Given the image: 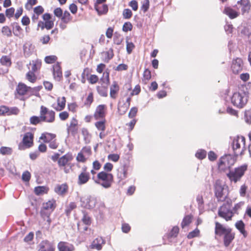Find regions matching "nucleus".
Masks as SVG:
<instances>
[{
	"instance_id": "obj_1",
	"label": "nucleus",
	"mask_w": 251,
	"mask_h": 251,
	"mask_svg": "<svg viewBox=\"0 0 251 251\" xmlns=\"http://www.w3.org/2000/svg\"><path fill=\"white\" fill-rule=\"evenodd\" d=\"M227 187L224 183L218 179L216 180L214 184V193L218 201H224L227 198V194L226 193V189Z\"/></svg>"
},
{
	"instance_id": "obj_2",
	"label": "nucleus",
	"mask_w": 251,
	"mask_h": 251,
	"mask_svg": "<svg viewBox=\"0 0 251 251\" xmlns=\"http://www.w3.org/2000/svg\"><path fill=\"white\" fill-rule=\"evenodd\" d=\"M232 148L235 156L242 155L245 148V138L243 136H237L232 143Z\"/></svg>"
},
{
	"instance_id": "obj_3",
	"label": "nucleus",
	"mask_w": 251,
	"mask_h": 251,
	"mask_svg": "<svg viewBox=\"0 0 251 251\" xmlns=\"http://www.w3.org/2000/svg\"><path fill=\"white\" fill-rule=\"evenodd\" d=\"M236 159L230 154H226L221 157L219 160V169L221 171H225L230 169L235 162Z\"/></svg>"
},
{
	"instance_id": "obj_4",
	"label": "nucleus",
	"mask_w": 251,
	"mask_h": 251,
	"mask_svg": "<svg viewBox=\"0 0 251 251\" xmlns=\"http://www.w3.org/2000/svg\"><path fill=\"white\" fill-rule=\"evenodd\" d=\"M98 178L101 180L102 182L100 183L96 181V182L100 184L103 187L108 188L111 187L113 180V176L111 174L102 171L98 173Z\"/></svg>"
},
{
	"instance_id": "obj_5",
	"label": "nucleus",
	"mask_w": 251,
	"mask_h": 251,
	"mask_svg": "<svg viewBox=\"0 0 251 251\" xmlns=\"http://www.w3.org/2000/svg\"><path fill=\"white\" fill-rule=\"evenodd\" d=\"M247 170V166L243 165L235 168L234 170L230 171L227 176L231 181L236 182L239 180Z\"/></svg>"
},
{
	"instance_id": "obj_6",
	"label": "nucleus",
	"mask_w": 251,
	"mask_h": 251,
	"mask_svg": "<svg viewBox=\"0 0 251 251\" xmlns=\"http://www.w3.org/2000/svg\"><path fill=\"white\" fill-rule=\"evenodd\" d=\"M55 112L52 110H49L47 107L42 105L40 108V115L43 122L53 123L55 120Z\"/></svg>"
},
{
	"instance_id": "obj_7",
	"label": "nucleus",
	"mask_w": 251,
	"mask_h": 251,
	"mask_svg": "<svg viewBox=\"0 0 251 251\" xmlns=\"http://www.w3.org/2000/svg\"><path fill=\"white\" fill-rule=\"evenodd\" d=\"M247 101V96H243L241 93H234L231 98V102L234 106L238 108H242Z\"/></svg>"
},
{
	"instance_id": "obj_8",
	"label": "nucleus",
	"mask_w": 251,
	"mask_h": 251,
	"mask_svg": "<svg viewBox=\"0 0 251 251\" xmlns=\"http://www.w3.org/2000/svg\"><path fill=\"white\" fill-rule=\"evenodd\" d=\"M233 215V212L230 207H226L225 205H222L219 208L218 215L225 219L226 221L231 220Z\"/></svg>"
},
{
	"instance_id": "obj_9",
	"label": "nucleus",
	"mask_w": 251,
	"mask_h": 251,
	"mask_svg": "<svg viewBox=\"0 0 251 251\" xmlns=\"http://www.w3.org/2000/svg\"><path fill=\"white\" fill-rule=\"evenodd\" d=\"M243 66V63L241 58H237L233 60L231 69L234 74H238L242 70Z\"/></svg>"
},
{
	"instance_id": "obj_10",
	"label": "nucleus",
	"mask_w": 251,
	"mask_h": 251,
	"mask_svg": "<svg viewBox=\"0 0 251 251\" xmlns=\"http://www.w3.org/2000/svg\"><path fill=\"white\" fill-rule=\"evenodd\" d=\"M29 89H31V87L26 86L23 83H19L16 89L15 93L16 97H17V95L20 96H24L26 94L27 91H30Z\"/></svg>"
},
{
	"instance_id": "obj_11",
	"label": "nucleus",
	"mask_w": 251,
	"mask_h": 251,
	"mask_svg": "<svg viewBox=\"0 0 251 251\" xmlns=\"http://www.w3.org/2000/svg\"><path fill=\"white\" fill-rule=\"evenodd\" d=\"M239 6V8H241L243 15L246 13H249L251 8V4L249 0H240L237 2Z\"/></svg>"
},
{
	"instance_id": "obj_12",
	"label": "nucleus",
	"mask_w": 251,
	"mask_h": 251,
	"mask_svg": "<svg viewBox=\"0 0 251 251\" xmlns=\"http://www.w3.org/2000/svg\"><path fill=\"white\" fill-rule=\"evenodd\" d=\"M38 247V251H54L53 246L47 240L42 241Z\"/></svg>"
},
{
	"instance_id": "obj_13",
	"label": "nucleus",
	"mask_w": 251,
	"mask_h": 251,
	"mask_svg": "<svg viewBox=\"0 0 251 251\" xmlns=\"http://www.w3.org/2000/svg\"><path fill=\"white\" fill-rule=\"evenodd\" d=\"M81 201L85 203L82 206L86 208L91 209L93 208L96 204V201L95 199L89 196L84 199H81Z\"/></svg>"
},
{
	"instance_id": "obj_14",
	"label": "nucleus",
	"mask_w": 251,
	"mask_h": 251,
	"mask_svg": "<svg viewBox=\"0 0 251 251\" xmlns=\"http://www.w3.org/2000/svg\"><path fill=\"white\" fill-rule=\"evenodd\" d=\"M33 135L31 132H26L25 134L23 139L24 145L27 148L31 147L33 145Z\"/></svg>"
},
{
	"instance_id": "obj_15",
	"label": "nucleus",
	"mask_w": 251,
	"mask_h": 251,
	"mask_svg": "<svg viewBox=\"0 0 251 251\" xmlns=\"http://www.w3.org/2000/svg\"><path fill=\"white\" fill-rule=\"evenodd\" d=\"M231 228H225L222 224L218 222H216L215 223V233L216 235H218L219 236L224 235Z\"/></svg>"
},
{
	"instance_id": "obj_16",
	"label": "nucleus",
	"mask_w": 251,
	"mask_h": 251,
	"mask_svg": "<svg viewBox=\"0 0 251 251\" xmlns=\"http://www.w3.org/2000/svg\"><path fill=\"white\" fill-rule=\"evenodd\" d=\"M224 243L226 247H228L234 238L235 234L231 232V229L224 235Z\"/></svg>"
},
{
	"instance_id": "obj_17",
	"label": "nucleus",
	"mask_w": 251,
	"mask_h": 251,
	"mask_svg": "<svg viewBox=\"0 0 251 251\" xmlns=\"http://www.w3.org/2000/svg\"><path fill=\"white\" fill-rule=\"evenodd\" d=\"M104 105H99L96 109L94 116L96 120L103 118L105 116Z\"/></svg>"
},
{
	"instance_id": "obj_18",
	"label": "nucleus",
	"mask_w": 251,
	"mask_h": 251,
	"mask_svg": "<svg viewBox=\"0 0 251 251\" xmlns=\"http://www.w3.org/2000/svg\"><path fill=\"white\" fill-rule=\"evenodd\" d=\"M68 187L66 183L62 184H57L54 188V191L57 194L63 196L68 191Z\"/></svg>"
},
{
	"instance_id": "obj_19",
	"label": "nucleus",
	"mask_w": 251,
	"mask_h": 251,
	"mask_svg": "<svg viewBox=\"0 0 251 251\" xmlns=\"http://www.w3.org/2000/svg\"><path fill=\"white\" fill-rule=\"evenodd\" d=\"M105 244V241L102 237H100L95 239L92 242L91 247L92 249H96L100 250L102 248V245Z\"/></svg>"
},
{
	"instance_id": "obj_20",
	"label": "nucleus",
	"mask_w": 251,
	"mask_h": 251,
	"mask_svg": "<svg viewBox=\"0 0 251 251\" xmlns=\"http://www.w3.org/2000/svg\"><path fill=\"white\" fill-rule=\"evenodd\" d=\"M77 121L75 119L73 118L70 123L69 126L67 128L68 133H71L73 135H75L77 131Z\"/></svg>"
},
{
	"instance_id": "obj_21",
	"label": "nucleus",
	"mask_w": 251,
	"mask_h": 251,
	"mask_svg": "<svg viewBox=\"0 0 251 251\" xmlns=\"http://www.w3.org/2000/svg\"><path fill=\"white\" fill-rule=\"evenodd\" d=\"M53 74L54 78L59 80L62 76L61 67L59 63H57L53 67Z\"/></svg>"
},
{
	"instance_id": "obj_22",
	"label": "nucleus",
	"mask_w": 251,
	"mask_h": 251,
	"mask_svg": "<svg viewBox=\"0 0 251 251\" xmlns=\"http://www.w3.org/2000/svg\"><path fill=\"white\" fill-rule=\"evenodd\" d=\"M72 159V156L71 154H65L58 159V164L60 166H65Z\"/></svg>"
},
{
	"instance_id": "obj_23",
	"label": "nucleus",
	"mask_w": 251,
	"mask_h": 251,
	"mask_svg": "<svg viewBox=\"0 0 251 251\" xmlns=\"http://www.w3.org/2000/svg\"><path fill=\"white\" fill-rule=\"evenodd\" d=\"M89 173L82 172L78 176V184H83L86 183L89 179Z\"/></svg>"
},
{
	"instance_id": "obj_24",
	"label": "nucleus",
	"mask_w": 251,
	"mask_h": 251,
	"mask_svg": "<svg viewBox=\"0 0 251 251\" xmlns=\"http://www.w3.org/2000/svg\"><path fill=\"white\" fill-rule=\"evenodd\" d=\"M95 9L99 15L105 14L108 11V6L106 4H95Z\"/></svg>"
},
{
	"instance_id": "obj_25",
	"label": "nucleus",
	"mask_w": 251,
	"mask_h": 251,
	"mask_svg": "<svg viewBox=\"0 0 251 251\" xmlns=\"http://www.w3.org/2000/svg\"><path fill=\"white\" fill-rule=\"evenodd\" d=\"M66 103V99L64 97L62 98H58L57 99V107H54V108L58 111L62 110L65 106Z\"/></svg>"
},
{
	"instance_id": "obj_26",
	"label": "nucleus",
	"mask_w": 251,
	"mask_h": 251,
	"mask_svg": "<svg viewBox=\"0 0 251 251\" xmlns=\"http://www.w3.org/2000/svg\"><path fill=\"white\" fill-rule=\"evenodd\" d=\"M59 251H72L74 247L72 245H68L66 243L60 242L58 245Z\"/></svg>"
},
{
	"instance_id": "obj_27",
	"label": "nucleus",
	"mask_w": 251,
	"mask_h": 251,
	"mask_svg": "<svg viewBox=\"0 0 251 251\" xmlns=\"http://www.w3.org/2000/svg\"><path fill=\"white\" fill-rule=\"evenodd\" d=\"M119 90L117 83L114 81L110 87V96L113 99L116 98V94Z\"/></svg>"
},
{
	"instance_id": "obj_28",
	"label": "nucleus",
	"mask_w": 251,
	"mask_h": 251,
	"mask_svg": "<svg viewBox=\"0 0 251 251\" xmlns=\"http://www.w3.org/2000/svg\"><path fill=\"white\" fill-rule=\"evenodd\" d=\"M235 226L245 237L247 236V233L244 229L245 225L242 221L240 220L237 222L235 224Z\"/></svg>"
},
{
	"instance_id": "obj_29",
	"label": "nucleus",
	"mask_w": 251,
	"mask_h": 251,
	"mask_svg": "<svg viewBox=\"0 0 251 251\" xmlns=\"http://www.w3.org/2000/svg\"><path fill=\"white\" fill-rule=\"evenodd\" d=\"M40 25H42L41 29L42 30L44 29V28L47 29H50L53 27L54 23L52 21H46L45 23L43 22L39 21L38 23V26H40Z\"/></svg>"
},
{
	"instance_id": "obj_30",
	"label": "nucleus",
	"mask_w": 251,
	"mask_h": 251,
	"mask_svg": "<svg viewBox=\"0 0 251 251\" xmlns=\"http://www.w3.org/2000/svg\"><path fill=\"white\" fill-rule=\"evenodd\" d=\"M117 176L120 181L126 177V170L125 167H121L118 170Z\"/></svg>"
},
{
	"instance_id": "obj_31",
	"label": "nucleus",
	"mask_w": 251,
	"mask_h": 251,
	"mask_svg": "<svg viewBox=\"0 0 251 251\" xmlns=\"http://www.w3.org/2000/svg\"><path fill=\"white\" fill-rule=\"evenodd\" d=\"M224 11L231 19L235 18L238 16V13L237 12L229 7L226 8Z\"/></svg>"
},
{
	"instance_id": "obj_32",
	"label": "nucleus",
	"mask_w": 251,
	"mask_h": 251,
	"mask_svg": "<svg viewBox=\"0 0 251 251\" xmlns=\"http://www.w3.org/2000/svg\"><path fill=\"white\" fill-rule=\"evenodd\" d=\"M55 201L54 200L49 201L43 204V208L52 211L55 207Z\"/></svg>"
},
{
	"instance_id": "obj_33",
	"label": "nucleus",
	"mask_w": 251,
	"mask_h": 251,
	"mask_svg": "<svg viewBox=\"0 0 251 251\" xmlns=\"http://www.w3.org/2000/svg\"><path fill=\"white\" fill-rule=\"evenodd\" d=\"M251 87L250 83H249L248 84L242 86L240 93L243 94V96H247V99H248Z\"/></svg>"
},
{
	"instance_id": "obj_34",
	"label": "nucleus",
	"mask_w": 251,
	"mask_h": 251,
	"mask_svg": "<svg viewBox=\"0 0 251 251\" xmlns=\"http://www.w3.org/2000/svg\"><path fill=\"white\" fill-rule=\"evenodd\" d=\"M12 25L13 26V34L15 36L19 37V34L21 31L22 30V28L21 26L19 25V24L17 23H13L12 24Z\"/></svg>"
},
{
	"instance_id": "obj_35",
	"label": "nucleus",
	"mask_w": 251,
	"mask_h": 251,
	"mask_svg": "<svg viewBox=\"0 0 251 251\" xmlns=\"http://www.w3.org/2000/svg\"><path fill=\"white\" fill-rule=\"evenodd\" d=\"M34 192L37 195H40L47 192V189L45 186H37L34 188Z\"/></svg>"
},
{
	"instance_id": "obj_36",
	"label": "nucleus",
	"mask_w": 251,
	"mask_h": 251,
	"mask_svg": "<svg viewBox=\"0 0 251 251\" xmlns=\"http://www.w3.org/2000/svg\"><path fill=\"white\" fill-rule=\"evenodd\" d=\"M41 122H43V121L42 118H41V115L40 114L39 117L33 116L30 118V124L34 125H36Z\"/></svg>"
},
{
	"instance_id": "obj_37",
	"label": "nucleus",
	"mask_w": 251,
	"mask_h": 251,
	"mask_svg": "<svg viewBox=\"0 0 251 251\" xmlns=\"http://www.w3.org/2000/svg\"><path fill=\"white\" fill-rule=\"evenodd\" d=\"M192 216L191 215H187L183 218L181 223V226L184 228L185 226H188L192 221Z\"/></svg>"
},
{
	"instance_id": "obj_38",
	"label": "nucleus",
	"mask_w": 251,
	"mask_h": 251,
	"mask_svg": "<svg viewBox=\"0 0 251 251\" xmlns=\"http://www.w3.org/2000/svg\"><path fill=\"white\" fill-rule=\"evenodd\" d=\"M97 90L99 94L102 97H106L107 96V86H102L97 87Z\"/></svg>"
},
{
	"instance_id": "obj_39",
	"label": "nucleus",
	"mask_w": 251,
	"mask_h": 251,
	"mask_svg": "<svg viewBox=\"0 0 251 251\" xmlns=\"http://www.w3.org/2000/svg\"><path fill=\"white\" fill-rule=\"evenodd\" d=\"M12 150L11 148L2 147L0 148V153L2 155H9L12 153Z\"/></svg>"
},
{
	"instance_id": "obj_40",
	"label": "nucleus",
	"mask_w": 251,
	"mask_h": 251,
	"mask_svg": "<svg viewBox=\"0 0 251 251\" xmlns=\"http://www.w3.org/2000/svg\"><path fill=\"white\" fill-rule=\"evenodd\" d=\"M1 32L2 34L8 37L12 36V31L8 26H4L1 29Z\"/></svg>"
},
{
	"instance_id": "obj_41",
	"label": "nucleus",
	"mask_w": 251,
	"mask_h": 251,
	"mask_svg": "<svg viewBox=\"0 0 251 251\" xmlns=\"http://www.w3.org/2000/svg\"><path fill=\"white\" fill-rule=\"evenodd\" d=\"M61 17V20L64 23H68L71 19V15L67 11H65Z\"/></svg>"
},
{
	"instance_id": "obj_42",
	"label": "nucleus",
	"mask_w": 251,
	"mask_h": 251,
	"mask_svg": "<svg viewBox=\"0 0 251 251\" xmlns=\"http://www.w3.org/2000/svg\"><path fill=\"white\" fill-rule=\"evenodd\" d=\"M41 61L39 60H36L35 62L34 61H32V66L31 68V70L30 71L34 73L41 67Z\"/></svg>"
},
{
	"instance_id": "obj_43",
	"label": "nucleus",
	"mask_w": 251,
	"mask_h": 251,
	"mask_svg": "<svg viewBox=\"0 0 251 251\" xmlns=\"http://www.w3.org/2000/svg\"><path fill=\"white\" fill-rule=\"evenodd\" d=\"M26 79L31 82H34L36 80V77L34 73L29 71L26 75Z\"/></svg>"
},
{
	"instance_id": "obj_44",
	"label": "nucleus",
	"mask_w": 251,
	"mask_h": 251,
	"mask_svg": "<svg viewBox=\"0 0 251 251\" xmlns=\"http://www.w3.org/2000/svg\"><path fill=\"white\" fill-rule=\"evenodd\" d=\"M244 118L246 123L249 125L251 124V111L250 110L245 111Z\"/></svg>"
},
{
	"instance_id": "obj_45",
	"label": "nucleus",
	"mask_w": 251,
	"mask_h": 251,
	"mask_svg": "<svg viewBox=\"0 0 251 251\" xmlns=\"http://www.w3.org/2000/svg\"><path fill=\"white\" fill-rule=\"evenodd\" d=\"M244 204V202L241 201L237 204H236L232 209V211L233 212V214H239V211L240 210L241 207Z\"/></svg>"
},
{
	"instance_id": "obj_46",
	"label": "nucleus",
	"mask_w": 251,
	"mask_h": 251,
	"mask_svg": "<svg viewBox=\"0 0 251 251\" xmlns=\"http://www.w3.org/2000/svg\"><path fill=\"white\" fill-rule=\"evenodd\" d=\"M128 108V105H126V104H123L122 105L119 106L118 112L120 115H124L127 111Z\"/></svg>"
},
{
	"instance_id": "obj_47",
	"label": "nucleus",
	"mask_w": 251,
	"mask_h": 251,
	"mask_svg": "<svg viewBox=\"0 0 251 251\" xmlns=\"http://www.w3.org/2000/svg\"><path fill=\"white\" fill-rule=\"evenodd\" d=\"M57 57L55 55H50L45 57V61L48 64H52L55 62Z\"/></svg>"
},
{
	"instance_id": "obj_48",
	"label": "nucleus",
	"mask_w": 251,
	"mask_h": 251,
	"mask_svg": "<svg viewBox=\"0 0 251 251\" xmlns=\"http://www.w3.org/2000/svg\"><path fill=\"white\" fill-rule=\"evenodd\" d=\"M132 15V11L129 9H125L123 12V18L125 19H130Z\"/></svg>"
},
{
	"instance_id": "obj_49",
	"label": "nucleus",
	"mask_w": 251,
	"mask_h": 251,
	"mask_svg": "<svg viewBox=\"0 0 251 251\" xmlns=\"http://www.w3.org/2000/svg\"><path fill=\"white\" fill-rule=\"evenodd\" d=\"M206 155V151L203 150H199L196 153V156L200 159L204 158Z\"/></svg>"
},
{
	"instance_id": "obj_50",
	"label": "nucleus",
	"mask_w": 251,
	"mask_h": 251,
	"mask_svg": "<svg viewBox=\"0 0 251 251\" xmlns=\"http://www.w3.org/2000/svg\"><path fill=\"white\" fill-rule=\"evenodd\" d=\"M19 109L16 107H8L7 115H17L19 113Z\"/></svg>"
},
{
	"instance_id": "obj_51",
	"label": "nucleus",
	"mask_w": 251,
	"mask_h": 251,
	"mask_svg": "<svg viewBox=\"0 0 251 251\" xmlns=\"http://www.w3.org/2000/svg\"><path fill=\"white\" fill-rule=\"evenodd\" d=\"M95 126L98 129L104 131L105 129V121H99L95 123Z\"/></svg>"
},
{
	"instance_id": "obj_52",
	"label": "nucleus",
	"mask_w": 251,
	"mask_h": 251,
	"mask_svg": "<svg viewBox=\"0 0 251 251\" xmlns=\"http://www.w3.org/2000/svg\"><path fill=\"white\" fill-rule=\"evenodd\" d=\"M1 63L5 66H9L11 64L10 58L7 56H3L0 59Z\"/></svg>"
},
{
	"instance_id": "obj_53",
	"label": "nucleus",
	"mask_w": 251,
	"mask_h": 251,
	"mask_svg": "<svg viewBox=\"0 0 251 251\" xmlns=\"http://www.w3.org/2000/svg\"><path fill=\"white\" fill-rule=\"evenodd\" d=\"M200 233V230L198 228H196L193 231L189 233L187 235V238L188 239H192L195 237L198 236Z\"/></svg>"
},
{
	"instance_id": "obj_54",
	"label": "nucleus",
	"mask_w": 251,
	"mask_h": 251,
	"mask_svg": "<svg viewBox=\"0 0 251 251\" xmlns=\"http://www.w3.org/2000/svg\"><path fill=\"white\" fill-rule=\"evenodd\" d=\"M132 29V25L129 22H126L123 26V30L125 32L131 31Z\"/></svg>"
},
{
	"instance_id": "obj_55",
	"label": "nucleus",
	"mask_w": 251,
	"mask_h": 251,
	"mask_svg": "<svg viewBox=\"0 0 251 251\" xmlns=\"http://www.w3.org/2000/svg\"><path fill=\"white\" fill-rule=\"evenodd\" d=\"M103 84H105L107 85L109 83V73H104L102 77L100 79Z\"/></svg>"
},
{
	"instance_id": "obj_56",
	"label": "nucleus",
	"mask_w": 251,
	"mask_h": 251,
	"mask_svg": "<svg viewBox=\"0 0 251 251\" xmlns=\"http://www.w3.org/2000/svg\"><path fill=\"white\" fill-rule=\"evenodd\" d=\"M51 212L52 211H50L49 210H47L43 208L41 210L40 213L42 217L45 219L46 218H49Z\"/></svg>"
},
{
	"instance_id": "obj_57",
	"label": "nucleus",
	"mask_w": 251,
	"mask_h": 251,
	"mask_svg": "<svg viewBox=\"0 0 251 251\" xmlns=\"http://www.w3.org/2000/svg\"><path fill=\"white\" fill-rule=\"evenodd\" d=\"M30 173L28 171H25L23 173L22 177L23 181L27 182L30 180Z\"/></svg>"
},
{
	"instance_id": "obj_58",
	"label": "nucleus",
	"mask_w": 251,
	"mask_h": 251,
	"mask_svg": "<svg viewBox=\"0 0 251 251\" xmlns=\"http://www.w3.org/2000/svg\"><path fill=\"white\" fill-rule=\"evenodd\" d=\"M179 231V228L177 226H174L171 232L169 234V236L171 237H176Z\"/></svg>"
},
{
	"instance_id": "obj_59",
	"label": "nucleus",
	"mask_w": 251,
	"mask_h": 251,
	"mask_svg": "<svg viewBox=\"0 0 251 251\" xmlns=\"http://www.w3.org/2000/svg\"><path fill=\"white\" fill-rule=\"evenodd\" d=\"M143 77L145 80H146L147 81L149 80L151 78V71L148 69H146L143 74Z\"/></svg>"
},
{
	"instance_id": "obj_60",
	"label": "nucleus",
	"mask_w": 251,
	"mask_h": 251,
	"mask_svg": "<svg viewBox=\"0 0 251 251\" xmlns=\"http://www.w3.org/2000/svg\"><path fill=\"white\" fill-rule=\"evenodd\" d=\"M138 109L136 107H132L128 113V117L130 118H132L135 117L137 114Z\"/></svg>"
},
{
	"instance_id": "obj_61",
	"label": "nucleus",
	"mask_w": 251,
	"mask_h": 251,
	"mask_svg": "<svg viewBox=\"0 0 251 251\" xmlns=\"http://www.w3.org/2000/svg\"><path fill=\"white\" fill-rule=\"evenodd\" d=\"M82 220L83 223L87 225H90V224L91 223L90 217L89 216H88L85 213H84L83 217L82 219Z\"/></svg>"
},
{
	"instance_id": "obj_62",
	"label": "nucleus",
	"mask_w": 251,
	"mask_h": 251,
	"mask_svg": "<svg viewBox=\"0 0 251 251\" xmlns=\"http://www.w3.org/2000/svg\"><path fill=\"white\" fill-rule=\"evenodd\" d=\"M134 48V45L133 43L126 41V51L128 54L131 53Z\"/></svg>"
},
{
	"instance_id": "obj_63",
	"label": "nucleus",
	"mask_w": 251,
	"mask_h": 251,
	"mask_svg": "<svg viewBox=\"0 0 251 251\" xmlns=\"http://www.w3.org/2000/svg\"><path fill=\"white\" fill-rule=\"evenodd\" d=\"M123 40V37L120 35H115L114 37V42L116 45H120Z\"/></svg>"
},
{
	"instance_id": "obj_64",
	"label": "nucleus",
	"mask_w": 251,
	"mask_h": 251,
	"mask_svg": "<svg viewBox=\"0 0 251 251\" xmlns=\"http://www.w3.org/2000/svg\"><path fill=\"white\" fill-rule=\"evenodd\" d=\"M15 12V9L13 7L7 9L5 11L6 16L9 18L13 17Z\"/></svg>"
}]
</instances>
